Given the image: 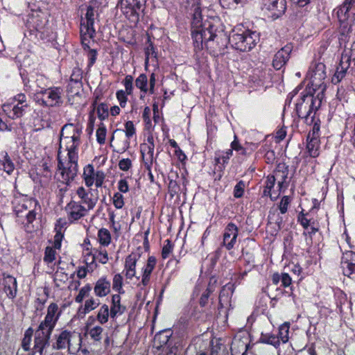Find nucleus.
I'll use <instances>...</instances> for the list:
<instances>
[{"label":"nucleus","mask_w":355,"mask_h":355,"mask_svg":"<svg viewBox=\"0 0 355 355\" xmlns=\"http://www.w3.org/2000/svg\"><path fill=\"white\" fill-rule=\"evenodd\" d=\"M123 277L120 274H116L113 278V289L117 290L119 293L122 289Z\"/></svg>","instance_id":"e2e57ef3"},{"label":"nucleus","mask_w":355,"mask_h":355,"mask_svg":"<svg viewBox=\"0 0 355 355\" xmlns=\"http://www.w3.org/2000/svg\"><path fill=\"white\" fill-rule=\"evenodd\" d=\"M37 175L40 178H51V171L49 162L47 160H42L36 167Z\"/></svg>","instance_id":"473e14b6"},{"label":"nucleus","mask_w":355,"mask_h":355,"mask_svg":"<svg viewBox=\"0 0 355 355\" xmlns=\"http://www.w3.org/2000/svg\"><path fill=\"white\" fill-rule=\"evenodd\" d=\"M130 139L124 136L123 129H116L110 139V146L118 153H123L130 148Z\"/></svg>","instance_id":"4468645a"},{"label":"nucleus","mask_w":355,"mask_h":355,"mask_svg":"<svg viewBox=\"0 0 355 355\" xmlns=\"http://www.w3.org/2000/svg\"><path fill=\"white\" fill-rule=\"evenodd\" d=\"M83 134V126L80 123H66L61 129L60 134V143L63 139H80Z\"/></svg>","instance_id":"2eb2a0df"},{"label":"nucleus","mask_w":355,"mask_h":355,"mask_svg":"<svg viewBox=\"0 0 355 355\" xmlns=\"http://www.w3.org/2000/svg\"><path fill=\"white\" fill-rule=\"evenodd\" d=\"M63 89L60 87L35 89L33 100L36 104L45 107H56L62 104Z\"/></svg>","instance_id":"423d86ee"},{"label":"nucleus","mask_w":355,"mask_h":355,"mask_svg":"<svg viewBox=\"0 0 355 355\" xmlns=\"http://www.w3.org/2000/svg\"><path fill=\"white\" fill-rule=\"evenodd\" d=\"M166 242V244L163 247L162 250V257L163 259H166L168 257L173 248V245L169 239H167Z\"/></svg>","instance_id":"69168bd1"},{"label":"nucleus","mask_w":355,"mask_h":355,"mask_svg":"<svg viewBox=\"0 0 355 355\" xmlns=\"http://www.w3.org/2000/svg\"><path fill=\"white\" fill-rule=\"evenodd\" d=\"M290 203V198L288 196H284L279 203V209L282 214H285L288 209V205Z\"/></svg>","instance_id":"774afa93"},{"label":"nucleus","mask_w":355,"mask_h":355,"mask_svg":"<svg viewBox=\"0 0 355 355\" xmlns=\"http://www.w3.org/2000/svg\"><path fill=\"white\" fill-rule=\"evenodd\" d=\"M83 178H104V173L100 171H95L92 164H87L83 169Z\"/></svg>","instance_id":"c9c22d12"},{"label":"nucleus","mask_w":355,"mask_h":355,"mask_svg":"<svg viewBox=\"0 0 355 355\" xmlns=\"http://www.w3.org/2000/svg\"><path fill=\"white\" fill-rule=\"evenodd\" d=\"M65 209L69 211V220L71 222L83 217L87 211L83 205L73 200L67 205Z\"/></svg>","instance_id":"6ab92c4d"},{"label":"nucleus","mask_w":355,"mask_h":355,"mask_svg":"<svg viewBox=\"0 0 355 355\" xmlns=\"http://www.w3.org/2000/svg\"><path fill=\"white\" fill-rule=\"evenodd\" d=\"M58 310V306L55 303H51L47 309V314L44 321L41 322L42 326L50 327L51 328L55 327L57 321L58 320L60 312L56 315L55 313Z\"/></svg>","instance_id":"412c9836"},{"label":"nucleus","mask_w":355,"mask_h":355,"mask_svg":"<svg viewBox=\"0 0 355 355\" xmlns=\"http://www.w3.org/2000/svg\"><path fill=\"white\" fill-rule=\"evenodd\" d=\"M109 308L106 304H103L100 309L96 318L101 324H105L108 321Z\"/></svg>","instance_id":"37998d69"},{"label":"nucleus","mask_w":355,"mask_h":355,"mask_svg":"<svg viewBox=\"0 0 355 355\" xmlns=\"http://www.w3.org/2000/svg\"><path fill=\"white\" fill-rule=\"evenodd\" d=\"M259 341L263 343L270 344L276 348L280 345L279 337L273 334H261Z\"/></svg>","instance_id":"f704fd0d"},{"label":"nucleus","mask_w":355,"mask_h":355,"mask_svg":"<svg viewBox=\"0 0 355 355\" xmlns=\"http://www.w3.org/2000/svg\"><path fill=\"white\" fill-rule=\"evenodd\" d=\"M227 41L236 50L250 51L259 41V35L256 31L239 26L232 31Z\"/></svg>","instance_id":"20e7f679"},{"label":"nucleus","mask_w":355,"mask_h":355,"mask_svg":"<svg viewBox=\"0 0 355 355\" xmlns=\"http://www.w3.org/2000/svg\"><path fill=\"white\" fill-rule=\"evenodd\" d=\"M156 259L155 257H149L147 261V264L144 268L141 283L144 286H146L150 282V275L154 270L156 265Z\"/></svg>","instance_id":"bb28decb"},{"label":"nucleus","mask_w":355,"mask_h":355,"mask_svg":"<svg viewBox=\"0 0 355 355\" xmlns=\"http://www.w3.org/2000/svg\"><path fill=\"white\" fill-rule=\"evenodd\" d=\"M80 139H63L58 152V171L62 177L76 178L78 173V148Z\"/></svg>","instance_id":"f03ea898"},{"label":"nucleus","mask_w":355,"mask_h":355,"mask_svg":"<svg viewBox=\"0 0 355 355\" xmlns=\"http://www.w3.org/2000/svg\"><path fill=\"white\" fill-rule=\"evenodd\" d=\"M128 94L122 89L116 92V96L121 107H125L128 101Z\"/></svg>","instance_id":"6e6d98bb"},{"label":"nucleus","mask_w":355,"mask_h":355,"mask_svg":"<svg viewBox=\"0 0 355 355\" xmlns=\"http://www.w3.org/2000/svg\"><path fill=\"white\" fill-rule=\"evenodd\" d=\"M100 304L98 301H96L94 299L91 298L85 301V306L83 309V313H86L89 312L92 310L95 309Z\"/></svg>","instance_id":"5fc2aeb1"},{"label":"nucleus","mask_w":355,"mask_h":355,"mask_svg":"<svg viewBox=\"0 0 355 355\" xmlns=\"http://www.w3.org/2000/svg\"><path fill=\"white\" fill-rule=\"evenodd\" d=\"M288 332H289V324L284 323L281 325L279 329V334L276 336L279 337V340L281 339L284 343H286L288 340Z\"/></svg>","instance_id":"49530a36"},{"label":"nucleus","mask_w":355,"mask_h":355,"mask_svg":"<svg viewBox=\"0 0 355 355\" xmlns=\"http://www.w3.org/2000/svg\"><path fill=\"white\" fill-rule=\"evenodd\" d=\"M47 22V15L41 10H31L26 19V26L31 33H44Z\"/></svg>","instance_id":"9b49d317"},{"label":"nucleus","mask_w":355,"mask_h":355,"mask_svg":"<svg viewBox=\"0 0 355 355\" xmlns=\"http://www.w3.org/2000/svg\"><path fill=\"white\" fill-rule=\"evenodd\" d=\"M135 85L141 92L146 94L148 91L147 76L144 73L140 74L135 80Z\"/></svg>","instance_id":"4c0bfd02"},{"label":"nucleus","mask_w":355,"mask_h":355,"mask_svg":"<svg viewBox=\"0 0 355 355\" xmlns=\"http://www.w3.org/2000/svg\"><path fill=\"white\" fill-rule=\"evenodd\" d=\"M155 143L152 135L148 136L146 141L140 145L144 167L148 171V178H153L151 167L154 161Z\"/></svg>","instance_id":"f8f14e48"},{"label":"nucleus","mask_w":355,"mask_h":355,"mask_svg":"<svg viewBox=\"0 0 355 355\" xmlns=\"http://www.w3.org/2000/svg\"><path fill=\"white\" fill-rule=\"evenodd\" d=\"M2 108L9 118L15 119L25 114L29 108V103L26 96L23 93H19L3 104Z\"/></svg>","instance_id":"6e6552de"},{"label":"nucleus","mask_w":355,"mask_h":355,"mask_svg":"<svg viewBox=\"0 0 355 355\" xmlns=\"http://www.w3.org/2000/svg\"><path fill=\"white\" fill-rule=\"evenodd\" d=\"M125 310V307L121 304V297L118 294L112 295V305L110 308V316L114 318L117 313L122 314Z\"/></svg>","instance_id":"c756f323"},{"label":"nucleus","mask_w":355,"mask_h":355,"mask_svg":"<svg viewBox=\"0 0 355 355\" xmlns=\"http://www.w3.org/2000/svg\"><path fill=\"white\" fill-rule=\"evenodd\" d=\"M247 0H220V5L223 8L235 9L238 6H243Z\"/></svg>","instance_id":"58836bf2"},{"label":"nucleus","mask_w":355,"mask_h":355,"mask_svg":"<svg viewBox=\"0 0 355 355\" xmlns=\"http://www.w3.org/2000/svg\"><path fill=\"white\" fill-rule=\"evenodd\" d=\"M187 2L193 11L192 28L203 27L202 23L201 9L200 7V0H187Z\"/></svg>","instance_id":"4be33fe9"},{"label":"nucleus","mask_w":355,"mask_h":355,"mask_svg":"<svg viewBox=\"0 0 355 355\" xmlns=\"http://www.w3.org/2000/svg\"><path fill=\"white\" fill-rule=\"evenodd\" d=\"M83 78V71L79 67H74L70 77V83H75L78 86H81V80Z\"/></svg>","instance_id":"79ce46f5"},{"label":"nucleus","mask_w":355,"mask_h":355,"mask_svg":"<svg viewBox=\"0 0 355 355\" xmlns=\"http://www.w3.org/2000/svg\"><path fill=\"white\" fill-rule=\"evenodd\" d=\"M192 38L196 48L205 47L214 53L224 49L227 42L224 31L210 21L205 22L203 27L193 28Z\"/></svg>","instance_id":"f257e3e1"},{"label":"nucleus","mask_w":355,"mask_h":355,"mask_svg":"<svg viewBox=\"0 0 355 355\" xmlns=\"http://www.w3.org/2000/svg\"><path fill=\"white\" fill-rule=\"evenodd\" d=\"M110 291V283L105 278L97 281L94 286V292L98 297H104Z\"/></svg>","instance_id":"c85d7f7f"},{"label":"nucleus","mask_w":355,"mask_h":355,"mask_svg":"<svg viewBox=\"0 0 355 355\" xmlns=\"http://www.w3.org/2000/svg\"><path fill=\"white\" fill-rule=\"evenodd\" d=\"M355 0H345L337 8L336 15L340 22V45L347 42L355 35Z\"/></svg>","instance_id":"7ed1b4c3"},{"label":"nucleus","mask_w":355,"mask_h":355,"mask_svg":"<svg viewBox=\"0 0 355 355\" xmlns=\"http://www.w3.org/2000/svg\"><path fill=\"white\" fill-rule=\"evenodd\" d=\"M133 77L131 75H127L123 80L125 87V92L127 94H132L133 92Z\"/></svg>","instance_id":"09e8293b"},{"label":"nucleus","mask_w":355,"mask_h":355,"mask_svg":"<svg viewBox=\"0 0 355 355\" xmlns=\"http://www.w3.org/2000/svg\"><path fill=\"white\" fill-rule=\"evenodd\" d=\"M0 163L1 165H2L3 169L6 173V174L8 175H11L12 172L14 171L15 165L8 156L7 152L2 151L0 153Z\"/></svg>","instance_id":"7c9ffc66"},{"label":"nucleus","mask_w":355,"mask_h":355,"mask_svg":"<svg viewBox=\"0 0 355 355\" xmlns=\"http://www.w3.org/2000/svg\"><path fill=\"white\" fill-rule=\"evenodd\" d=\"M341 267L344 275L352 278V275L355 274V252L347 251L343 254Z\"/></svg>","instance_id":"a211bd4d"},{"label":"nucleus","mask_w":355,"mask_h":355,"mask_svg":"<svg viewBox=\"0 0 355 355\" xmlns=\"http://www.w3.org/2000/svg\"><path fill=\"white\" fill-rule=\"evenodd\" d=\"M172 332L170 329H165L157 333L154 337V344L157 349H160L164 345H167Z\"/></svg>","instance_id":"cd10ccee"},{"label":"nucleus","mask_w":355,"mask_h":355,"mask_svg":"<svg viewBox=\"0 0 355 355\" xmlns=\"http://www.w3.org/2000/svg\"><path fill=\"white\" fill-rule=\"evenodd\" d=\"M231 148L235 150L238 154L245 155L246 154V150L239 144L237 137L234 135V139L231 143Z\"/></svg>","instance_id":"3c124183"},{"label":"nucleus","mask_w":355,"mask_h":355,"mask_svg":"<svg viewBox=\"0 0 355 355\" xmlns=\"http://www.w3.org/2000/svg\"><path fill=\"white\" fill-rule=\"evenodd\" d=\"M113 204L116 209L123 207L124 202L123 196L119 193H116L113 196Z\"/></svg>","instance_id":"0e129e2a"},{"label":"nucleus","mask_w":355,"mask_h":355,"mask_svg":"<svg viewBox=\"0 0 355 355\" xmlns=\"http://www.w3.org/2000/svg\"><path fill=\"white\" fill-rule=\"evenodd\" d=\"M96 113L101 121L105 120L109 116V108L105 103H100L96 107Z\"/></svg>","instance_id":"c03bdc74"},{"label":"nucleus","mask_w":355,"mask_h":355,"mask_svg":"<svg viewBox=\"0 0 355 355\" xmlns=\"http://www.w3.org/2000/svg\"><path fill=\"white\" fill-rule=\"evenodd\" d=\"M319 119L315 118V116H313V121L311 123H306L309 125H313L312 130L311 132V137H316L318 139V133L320 131V125L318 123Z\"/></svg>","instance_id":"052dcab7"},{"label":"nucleus","mask_w":355,"mask_h":355,"mask_svg":"<svg viewBox=\"0 0 355 355\" xmlns=\"http://www.w3.org/2000/svg\"><path fill=\"white\" fill-rule=\"evenodd\" d=\"M238 228L234 223H229L223 235V244L227 250L233 248L238 236Z\"/></svg>","instance_id":"aec40b11"},{"label":"nucleus","mask_w":355,"mask_h":355,"mask_svg":"<svg viewBox=\"0 0 355 355\" xmlns=\"http://www.w3.org/2000/svg\"><path fill=\"white\" fill-rule=\"evenodd\" d=\"M263 8L271 12L272 17L277 18L284 13L286 9V0H263Z\"/></svg>","instance_id":"f3484780"},{"label":"nucleus","mask_w":355,"mask_h":355,"mask_svg":"<svg viewBox=\"0 0 355 355\" xmlns=\"http://www.w3.org/2000/svg\"><path fill=\"white\" fill-rule=\"evenodd\" d=\"M119 167L123 171H128L132 167V161L129 158L122 159L119 162Z\"/></svg>","instance_id":"338daca9"},{"label":"nucleus","mask_w":355,"mask_h":355,"mask_svg":"<svg viewBox=\"0 0 355 355\" xmlns=\"http://www.w3.org/2000/svg\"><path fill=\"white\" fill-rule=\"evenodd\" d=\"M98 236L100 243L104 246L108 245L111 242V235L107 229L99 230Z\"/></svg>","instance_id":"a19ab883"},{"label":"nucleus","mask_w":355,"mask_h":355,"mask_svg":"<svg viewBox=\"0 0 355 355\" xmlns=\"http://www.w3.org/2000/svg\"><path fill=\"white\" fill-rule=\"evenodd\" d=\"M146 0H121L119 6L121 12L131 22L136 24L146 7Z\"/></svg>","instance_id":"1a4fd4ad"},{"label":"nucleus","mask_w":355,"mask_h":355,"mask_svg":"<svg viewBox=\"0 0 355 355\" xmlns=\"http://www.w3.org/2000/svg\"><path fill=\"white\" fill-rule=\"evenodd\" d=\"M293 46L291 44H287L275 53L272 60V66L276 70H280L285 66L290 58Z\"/></svg>","instance_id":"dca6fc26"},{"label":"nucleus","mask_w":355,"mask_h":355,"mask_svg":"<svg viewBox=\"0 0 355 355\" xmlns=\"http://www.w3.org/2000/svg\"><path fill=\"white\" fill-rule=\"evenodd\" d=\"M91 324V323H87L85 327V336H87V333L89 334L91 338L94 341H100L101 339V334L103 332V328L100 326H96L90 330H89V325Z\"/></svg>","instance_id":"e433bc0d"},{"label":"nucleus","mask_w":355,"mask_h":355,"mask_svg":"<svg viewBox=\"0 0 355 355\" xmlns=\"http://www.w3.org/2000/svg\"><path fill=\"white\" fill-rule=\"evenodd\" d=\"M212 293L213 291L209 287L207 288L202 293L199 300V304L201 307H205L208 304L209 298Z\"/></svg>","instance_id":"4d7b16f0"},{"label":"nucleus","mask_w":355,"mask_h":355,"mask_svg":"<svg viewBox=\"0 0 355 355\" xmlns=\"http://www.w3.org/2000/svg\"><path fill=\"white\" fill-rule=\"evenodd\" d=\"M124 136L131 139L136 135V128L132 121H128L124 124Z\"/></svg>","instance_id":"a18cd8bd"},{"label":"nucleus","mask_w":355,"mask_h":355,"mask_svg":"<svg viewBox=\"0 0 355 355\" xmlns=\"http://www.w3.org/2000/svg\"><path fill=\"white\" fill-rule=\"evenodd\" d=\"M349 65L350 62L347 61L346 55L341 56L339 65L337 67L336 73L332 77L331 81L334 84H337L342 80L345 76Z\"/></svg>","instance_id":"5701e85b"},{"label":"nucleus","mask_w":355,"mask_h":355,"mask_svg":"<svg viewBox=\"0 0 355 355\" xmlns=\"http://www.w3.org/2000/svg\"><path fill=\"white\" fill-rule=\"evenodd\" d=\"M91 289L92 288L89 285H86L85 286L83 287L80 290L78 295L76 297V302L78 303L82 302L83 299L89 295Z\"/></svg>","instance_id":"603ef678"},{"label":"nucleus","mask_w":355,"mask_h":355,"mask_svg":"<svg viewBox=\"0 0 355 355\" xmlns=\"http://www.w3.org/2000/svg\"><path fill=\"white\" fill-rule=\"evenodd\" d=\"M232 150L228 149L226 151H223L220 154H218V157L217 158L218 162H222L223 164H225L227 162V161L230 159V158L232 156Z\"/></svg>","instance_id":"680f3d73"},{"label":"nucleus","mask_w":355,"mask_h":355,"mask_svg":"<svg viewBox=\"0 0 355 355\" xmlns=\"http://www.w3.org/2000/svg\"><path fill=\"white\" fill-rule=\"evenodd\" d=\"M97 16V10L93 5L87 7L86 13L84 17L81 18L80 21V37L82 45L85 49L89 48V43L90 40L94 39L96 31L94 28V20Z\"/></svg>","instance_id":"0eeeda50"},{"label":"nucleus","mask_w":355,"mask_h":355,"mask_svg":"<svg viewBox=\"0 0 355 355\" xmlns=\"http://www.w3.org/2000/svg\"><path fill=\"white\" fill-rule=\"evenodd\" d=\"M180 189V186L176 180L171 179L168 183V193H170V196L173 197L179 192Z\"/></svg>","instance_id":"bf43d9fd"},{"label":"nucleus","mask_w":355,"mask_h":355,"mask_svg":"<svg viewBox=\"0 0 355 355\" xmlns=\"http://www.w3.org/2000/svg\"><path fill=\"white\" fill-rule=\"evenodd\" d=\"M245 187V184L244 183V182L242 180L239 181L234 187V196L236 198L242 197L243 195Z\"/></svg>","instance_id":"13d9d810"},{"label":"nucleus","mask_w":355,"mask_h":355,"mask_svg":"<svg viewBox=\"0 0 355 355\" xmlns=\"http://www.w3.org/2000/svg\"><path fill=\"white\" fill-rule=\"evenodd\" d=\"M107 128L103 123H101L96 130V136L97 142L102 145L105 143Z\"/></svg>","instance_id":"ea45409f"},{"label":"nucleus","mask_w":355,"mask_h":355,"mask_svg":"<svg viewBox=\"0 0 355 355\" xmlns=\"http://www.w3.org/2000/svg\"><path fill=\"white\" fill-rule=\"evenodd\" d=\"M76 193L78 196V197L82 200L83 203H85L87 205L88 210L92 209L96 205V201H94L91 198L88 197L89 193L87 192L83 187L78 188Z\"/></svg>","instance_id":"72a5a7b5"},{"label":"nucleus","mask_w":355,"mask_h":355,"mask_svg":"<svg viewBox=\"0 0 355 355\" xmlns=\"http://www.w3.org/2000/svg\"><path fill=\"white\" fill-rule=\"evenodd\" d=\"M3 291L8 297L14 299L17 295V280L11 275H6L3 280Z\"/></svg>","instance_id":"b1692460"},{"label":"nucleus","mask_w":355,"mask_h":355,"mask_svg":"<svg viewBox=\"0 0 355 355\" xmlns=\"http://www.w3.org/2000/svg\"><path fill=\"white\" fill-rule=\"evenodd\" d=\"M71 338V332L64 330L58 336L55 345H53V349H62L65 348L66 344H69Z\"/></svg>","instance_id":"2f4dec72"},{"label":"nucleus","mask_w":355,"mask_h":355,"mask_svg":"<svg viewBox=\"0 0 355 355\" xmlns=\"http://www.w3.org/2000/svg\"><path fill=\"white\" fill-rule=\"evenodd\" d=\"M322 101L318 96L315 97L304 91L295 103L296 114L299 118L304 119L306 123H311Z\"/></svg>","instance_id":"39448f33"},{"label":"nucleus","mask_w":355,"mask_h":355,"mask_svg":"<svg viewBox=\"0 0 355 355\" xmlns=\"http://www.w3.org/2000/svg\"><path fill=\"white\" fill-rule=\"evenodd\" d=\"M55 251L52 247H46L45 248L44 260L46 263H51L55 260Z\"/></svg>","instance_id":"864d4df0"},{"label":"nucleus","mask_w":355,"mask_h":355,"mask_svg":"<svg viewBox=\"0 0 355 355\" xmlns=\"http://www.w3.org/2000/svg\"><path fill=\"white\" fill-rule=\"evenodd\" d=\"M90 43L91 41L89 43V48L85 49L84 46L83 45V47L85 51L87 50V58H88V67H91L94 65V64L96 62V58H97V51L95 49H92L90 48Z\"/></svg>","instance_id":"de8ad7c7"},{"label":"nucleus","mask_w":355,"mask_h":355,"mask_svg":"<svg viewBox=\"0 0 355 355\" xmlns=\"http://www.w3.org/2000/svg\"><path fill=\"white\" fill-rule=\"evenodd\" d=\"M309 85L313 90L324 89V80L326 78L325 65L322 62H313L307 72Z\"/></svg>","instance_id":"9d476101"},{"label":"nucleus","mask_w":355,"mask_h":355,"mask_svg":"<svg viewBox=\"0 0 355 355\" xmlns=\"http://www.w3.org/2000/svg\"><path fill=\"white\" fill-rule=\"evenodd\" d=\"M346 55L347 61L349 62L352 60H355V41L351 45L349 49L345 48L342 53L341 56Z\"/></svg>","instance_id":"8fccbe9b"},{"label":"nucleus","mask_w":355,"mask_h":355,"mask_svg":"<svg viewBox=\"0 0 355 355\" xmlns=\"http://www.w3.org/2000/svg\"><path fill=\"white\" fill-rule=\"evenodd\" d=\"M319 148V139L316 137H311V132H309L306 144V150L309 156L313 158L317 157L320 154Z\"/></svg>","instance_id":"393cba45"},{"label":"nucleus","mask_w":355,"mask_h":355,"mask_svg":"<svg viewBox=\"0 0 355 355\" xmlns=\"http://www.w3.org/2000/svg\"><path fill=\"white\" fill-rule=\"evenodd\" d=\"M53 328L42 326L40 324L37 329L35 332L34 347L40 355H43L44 349L49 345V340Z\"/></svg>","instance_id":"ddd939ff"},{"label":"nucleus","mask_w":355,"mask_h":355,"mask_svg":"<svg viewBox=\"0 0 355 355\" xmlns=\"http://www.w3.org/2000/svg\"><path fill=\"white\" fill-rule=\"evenodd\" d=\"M137 261V255L131 254L125 259V268L126 270L125 277L128 279H132L135 276V268Z\"/></svg>","instance_id":"a878e982"}]
</instances>
